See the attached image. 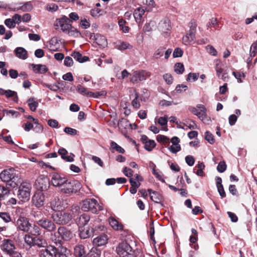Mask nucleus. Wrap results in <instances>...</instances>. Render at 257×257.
<instances>
[{"label":"nucleus","mask_w":257,"mask_h":257,"mask_svg":"<svg viewBox=\"0 0 257 257\" xmlns=\"http://www.w3.org/2000/svg\"><path fill=\"white\" fill-rule=\"evenodd\" d=\"M1 180L6 183V185L12 188L17 187L21 182V175L14 168L5 170L0 174Z\"/></svg>","instance_id":"obj_1"},{"label":"nucleus","mask_w":257,"mask_h":257,"mask_svg":"<svg viewBox=\"0 0 257 257\" xmlns=\"http://www.w3.org/2000/svg\"><path fill=\"white\" fill-rule=\"evenodd\" d=\"M82 187L81 183L77 180H68L63 183L60 188L61 192L70 195L76 193L79 191Z\"/></svg>","instance_id":"obj_2"},{"label":"nucleus","mask_w":257,"mask_h":257,"mask_svg":"<svg viewBox=\"0 0 257 257\" xmlns=\"http://www.w3.org/2000/svg\"><path fill=\"white\" fill-rule=\"evenodd\" d=\"M51 218L57 224L66 225L71 221L73 216L70 212L58 211L52 214Z\"/></svg>","instance_id":"obj_3"},{"label":"nucleus","mask_w":257,"mask_h":257,"mask_svg":"<svg viewBox=\"0 0 257 257\" xmlns=\"http://www.w3.org/2000/svg\"><path fill=\"white\" fill-rule=\"evenodd\" d=\"M20 184L17 196L21 201L26 202L30 198L32 185L30 182L26 181L21 182Z\"/></svg>","instance_id":"obj_4"},{"label":"nucleus","mask_w":257,"mask_h":257,"mask_svg":"<svg viewBox=\"0 0 257 257\" xmlns=\"http://www.w3.org/2000/svg\"><path fill=\"white\" fill-rule=\"evenodd\" d=\"M117 254L120 257H137L135 251L125 241L119 243L116 247Z\"/></svg>","instance_id":"obj_5"},{"label":"nucleus","mask_w":257,"mask_h":257,"mask_svg":"<svg viewBox=\"0 0 257 257\" xmlns=\"http://www.w3.org/2000/svg\"><path fill=\"white\" fill-rule=\"evenodd\" d=\"M189 110L194 115L197 116L204 123H208L210 121L209 118L206 114V109L204 105L199 104L197 105V108L190 106Z\"/></svg>","instance_id":"obj_6"},{"label":"nucleus","mask_w":257,"mask_h":257,"mask_svg":"<svg viewBox=\"0 0 257 257\" xmlns=\"http://www.w3.org/2000/svg\"><path fill=\"white\" fill-rule=\"evenodd\" d=\"M71 21L66 16H63L56 20L55 26L56 29L60 28L63 32H67L71 28Z\"/></svg>","instance_id":"obj_7"},{"label":"nucleus","mask_w":257,"mask_h":257,"mask_svg":"<svg viewBox=\"0 0 257 257\" xmlns=\"http://www.w3.org/2000/svg\"><path fill=\"white\" fill-rule=\"evenodd\" d=\"M38 225L48 232H53L56 230V223L52 220L46 217L42 218L37 221Z\"/></svg>","instance_id":"obj_8"},{"label":"nucleus","mask_w":257,"mask_h":257,"mask_svg":"<svg viewBox=\"0 0 257 257\" xmlns=\"http://www.w3.org/2000/svg\"><path fill=\"white\" fill-rule=\"evenodd\" d=\"M97 205V201L95 199H88L82 201L81 209L84 211H90L95 213L97 211L96 207Z\"/></svg>","instance_id":"obj_9"},{"label":"nucleus","mask_w":257,"mask_h":257,"mask_svg":"<svg viewBox=\"0 0 257 257\" xmlns=\"http://www.w3.org/2000/svg\"><path fill=\"white\" fill-rule=\"evenodd\" d=\"M35 185L37 190L43 191L49 188L50 181L47 177L40 175L36 180Z\"/></svg>","instance_id":"obj_10"},{"label":"nucleus","mask_w":257,"mask_h":257,"mask_svg":"<svg viewBox=\"0 0 257 257\" xmlns=\"http://www.w3.org/2000/svg\"><path fill=\"white\" fill-rule=\"evenodd\" d=\"M16 226L18 230L27 232L30 229V223L27 218L20 216L16 221Z\"/></svg>","instance_id":"obj_11"},{"label":"nucleus","mask_w":257,"mask_h":257,"mask_svg":"<svg viewBox=\"0 0 257 257\" xmlns=\"http://www.w3.org/2000/svg\"><path fill=\"white\" fill-rule=\"evenodd\" d=\"M91 223L90 224L89 227L84 228L82 227L79 228V236L81 238L86 239L96 234V233H95L96 227L94 228L93 225L91 226Z\"/></svg>","instance_id":"obj_12"},{"label":"nucleus","mask_w":257,"mask_h":257,"mask_svg":"<svg viewBox=\"0 0 257 257\" xmlns=\"http://www.w3.org/2000/svg\"><path fill=\"white\" fill-rule=\"evenodd\" d=\"M67 179L63 175L54 173L52 174L51 182L53 186L59 187L60 189L63 183L66 181Z\"/></svg>","instance_id":"obj_13"},{"label":"nucleus","mask_w":257,"mask_h":257,"mask_svg":"<svg viewBox=\"0 0 257 257\" xmlns=\"http://www.w3.org/2000/svg\"><path fill=\"white\" fill-rule=\"evenodd\" d=\"M215 69L218 77L224 81H227L229 78L228 72L226 70L222 68V64L220 62L216 61Z\"/></svg>","instance_id":"obj_14"},{"label":"nucleus","mask_w":257,"mask_h":257,"mask_svg":"<svg viewBox=\"0 0 257 257\" xmlns=\"http://www.w3.org/2000/svg\"><path fill=\"white\" fill-rule=\"evenodd\" d=\"M150 73L149 72L144 70L136 71L134 72L133 75L131 78V81L133 83H135L139 81H144L146 80L147 78L150 77Z\"/></svg>","instance_id":"obj_15"},{"label":"nucleus","mask_w":257,"mask_h":257,"mask_svg":"<svg viewBox=\"0 0 257 257\" xmlns=\"http://www.w3.org/2000/svg\"><path fill=\"white\" fill-rule=\"evenodd\" d=\"M1 249L7 254H9L15 249L14 241L11 239H5L1 245Z\"/></svg>","instance_id":"obj_16"},{"label":"nucleus","mask_w":257,"mask_h":257,"mask_svg":"<svg viewBox=\"0 0 257 257\" xmlns=\"http://www.w3.org/2000/svg\"><path fill=\"white\" fill-rule=\"evenodd\" d=\"M158 29L160 31L164 33H168L171 30L170 20L167 18H164L159 23Z\"/></svg>","instance_id":"obj_17"},{"label":"nucleus","mask_w":257,"mask_h":257,"mask_svg":"<svg viewBox=\"0 0 257 257\" xmlns=\"http://www.w3.org/2000/svg\"><path fill=\"white\" fill-rule=\"evenodd\" d=\"M58 228L63 244L64 241H68L72 238L73 234L68 228L64 226H60Z\"/></svg>","instance_id":"obj_18"},{"label":"nucleus","mask_w":257,"mask_h":257,"mask_svg":"<svg viewBox=\"0 0 257 257\" xmlns=\"http://www.w3.org/2000/svg\"><path fill=\"white\" fill-rule=\"evenodd\" d=\"M69 254V250L63 245L58 247L54 246V257H68Z\"/></svg>","instance_id":"obj_19"},{"label":"nucleus","mask_w":257,"mask_h":257,"mask_svg":"<svg viewBox=\"0 0 257 257\" xmlns=\"http://www.w3.org/2000/svg\"><path fill=\"white\" fill-rule=\"evenodd\" d=\"M44 201L45 196L42 192L35 193L32 197L33 203L37 207L42 206L44 204Z\"/></svg>","instance_id":"obj_20"},{"label":"nucleus","mask_w":257,"mask_h":257,"mask_svg":"<svg viewBox=\"0 0 257 257\" xmlns=\"http://www.w3.org/2000/svg\"><path fill=\"white\" fill-rule=\"evenodd\" d=\"M58 153L61 156V158L64 161L68 162H72L74 161V157L75 155L70 153L69 156H68V151L64 148H61L58 150Z\"/></svg>","instance_id":"obj_21"},{"label":"nucleus","mask_w":257,"mask_h":257,"mask_svg":"<svg viewBox=\"0 0 257 257\" xmlns=\"http://www.w3.org/2000/svg\"><path fill=\"white\" fill-rule=\"evenodd\" d=\"M107 240L108 237L107 235L102 233L93 239V243L95 246H101L106 244Z\"/></svg>","instance_id":"obj_22"},{"label":"nucleus","mask_w":257,"mask_h":257,"mask_svg":"<svg viewBox=\"0 0 257 257\" xmlns=\"http://www.w3.org/2000/svg\"><path fill=\"white\" fill-rule=\"evenodd\" d=\"M39 257H54V246L49 245L39 252Z\"/></svg>","instance_id":"obj_23"},{"label":"nucleus","mask_w":257,"mask_h":257,"mask_svg":"<svg viewBox=\"0 0 257 257\" xmlns=\"http://www.w3.org/2000/svg\"><path fill=\"white\" fill-rule=\"evenodd\" d=\"M50 206L54 211L62 209L63 202L58 196L54 197L50 202Z\"/></svg>","instance_id":"obj_24"},{"label":"nucleus","mask_w":257,"mask_h":257,"mask_svg":"<svg viewBox=\"0 0 257 257\" xmlns=\"http://www.w3.org/2000/svg\"><path fill=\"white\" fill-rule=\"evenodd\" d=\"M74 254L75 257H87L85 247L82 244H77L74 248Z\"/></svg>","instance_id":"obj_25"},{"label":"nucleus","mask_w":257,"mask_h":257,"mask_svg":"<svg viewBox=\"0 0 257 257\" xmlns=\"http://www.w3.org/2000/svg\"><path fill=\"white\" fill-rule=\"evenodd\" d=\"M53 233H51L50 238L52 241L56 245H62L63 243L62 242V240L61 239L60 231L59 230V228H58L57 231H53Z\"/></svg>","instance_id":"obj_26"},{"label":"nucleus","mask_w":257,"mask_h":257,"mask_svg":"<svg viewBox=\"0 0 257 257\" xmlns=\"http://www.w3.org/2000/svg\"><path fill=\"white\" fill-rule=\"evenodd\" d=\"M90 220V216L87 214L83 213L81 214L79 218L76 219V222L80 227H84Z\"/></svg>","instance_id":"obj_27"},{"label":"nucleus","mask_w":257,"mask_h":257,"mask_svg":"<svg viewBox=\"0 0 257 257\" xmlns=\"http://www.w3.org/2000/svg\"><path fill=\"white\" fill-rule=\"evenodd\" d=\"M73 58L79 63H84L89 60V58L88 56H82V55L78 51H74L71 54Z\"/></svg>","instance_id":"obj_28"},{"label":"nucleus","mask_w":257,"mask_h":257,"mask_svg":"<svg viewBox=\"0 0 257 257\" xmlns=\"http://www.w3.org/2000/svg\"><path fill=\"white\" fill-rule=\"evenodd\" d=\"M31 66L35 73L44 74L48 71V68L45 65L31 64Z\"/></svg>","instance_id":"obj_29"},{"label":"nucleus","mask_w":257,"mask_h":257,"mask_svg":"<svg viewBox=\"0 0 257 257\" xmlns=\"http://www.w3.org/2000/svg\"><path fill=\"white\" fill-rule=\"evenodd\" d=\"M14 52L16 56L20 59L25 60L28 58L27 51L23 47H17Z\"/></svg>","instance_id":"obj_30"},{"label":"nucleus","mask_w":257,"mask_h":257,"mask_svg":"<svg viewBox=\"0 0 257 257\" xmlns=\"http://www.w3.org/2000/svg\"><path fill=\"white\" fill-rule=\"evenodd\" d=\"M148 191L150 194L151 199L153 201L157 203H159L161 201L162 196L160 194L156 191H153L151 189H148Z\"/></svg>","instance_id":"obj_31"},{"label":"nucleus","mask_w":257,"mask_h":257,"mask_svg":"<svg viewBox=\"0 0 257 257\" xmlns=\"http://www.w3.org/2000/svg\"><path fill=\"white\" fill-rule=\"evenodd\" d=\"M216 180V187L219 195L222 198H224L226 196L225 192L224 190L223 186L222 184V179L219 177H217Z\"/></svg>","instance_id":"obj_32"},{"label":"nucleus","mask_w":257,"mask_h":257,"mask_svg":"<svg viewBox=\"0 0 257 257\" xmlns=\"http://www.w3.org/2000/svg\"><path fill=\"white\" fill-rule=\"evenodd\" d=\"M195 32L189 31L186 35L183 37V42L185 44H190L195 39Z\"/></svg>","instance_id":"obj_33"},{"label":"nucleus","mask_w":257,"mask_h":257,"mask_svg":"<svg viewBox=\"0 0 257 257\" xmlns=\"http://www.w3.org/2000/svg\"><path fill=\"white\" fill-rule=\"evenodd\" d=\"M37 246L39 247H44L47 246L46 240L42 238L35 237L33 246Z\"/></svg>","instance_id":"obj_34"},{"label":"nucleus","mask_w":257,"mask_h":257,"mask_svg":"<svg viewBox=\"0 0 257 257\" xmlns=\"http://www.w3.org/2000/svg\"><path fill=\"white\" fill-rule=\"evenodd\" d=\"M109 224L115 230H122L123 229V225L122 224L113 218L109 219Z\"/></svg>","instance_id":"obj_35"},{"label":"nucleus","mask_w":257,"mask_h":257,"mask_svg":"<svg viewBox=\"0 0 257 257\" xmlns=\"http://www.w3.org/2000/svg\"><path fill=\"white\" fill-rule=\"evenodd\" d=\"M145 13V10L143 8H137L134 13V16L137 22L141 21L142 16Z\"/></svg>","instance_id":"obj_36"},{"label":"nucleus","mask_w":257,"mask_h":257,"mask_svg":"<svg viewBox=\"0 0 257 257\" xmlns=\"http://www.w3.org/2000/svg\"><path fill=\"white\" fill-rule=\"evenodd\" d=\"M27 232L31 234L32 235L37 236L41 234V229H40L39 226L36 224H33L32 225L30 223V229Z\"/></svg>","instance_id":"obj_37"},{"label":"nucleus","mask_w":257,"mask_h":257,"mask_svg":"<svg viewBox=\"0 0 257 257\" xmlns=\"http://www.w3.org/2000/svg\"><path fill=\"white\" fill-rule=\"evenodd\" d=\"M101 250L97 247H92L87 254V257H100Z\"/></svg>","instance_id":"obj_38"},{"label":"nucleus","mask_w":257,"mask_h":257,"mask_svg":"<svg viewBox=\"0 0 257 257\" xmlns=\"http://www.w3.org/2000/svg\"><path fill=\"white\" fill-rule=\"evenodd\" d=\"M76 90L78 92L83 95H87L90 96H93L94 95L93 92L88 91L85 87L80 84L77 86Z\"/></svg>","instance_id":"obj_39"},{"label":"nucleus","mask_w":257,"mask_h":257,"mask_svg":"<svg viewBox=\"0 0 257 257\" xmlns=\"http://www.w3.org/2000/svg\"><path fill=\"white\" fill-rule=\"evenodd\" d=\"M131 125L128 121L124 118H121L119 120L117 123L118 127L119 130L122 132L123 129H126L128 126Z\"/></svg>","instance_id":"obj_40"},{"label":"nucleus","mask_w":257,"mask_h":257,"mask_svg":"<svg viewBox=\"0 0 257 257\" xmlns=\"http://www.w3.org/2000/svg\"><path fill=\"white\" fill-rule=\"evenodd\" d=\"M27 102L28 103V105L30 107V109L32 111H34L36 110L38 106V103L37 101L34 100V98L31 97L29 98Z\"/></svg>","instance_id":"obj_41"},{"label":"nucleus","mask_w":257,"mask_h":257,"mask_svg":"<svg viewBox=\"0 0 257 257\" xmlns=\"http://www.w3.org/2000/svg\"><path fill=\"white\" fill-rule=\"evenodd\" d=\"M58 44L57 38H52L49 42L50 50L53 51H58V48L56 47V45Z\"/></svg>","instance_id":"obj_42"},{"label":"nucleus","mask_w":257,"mask_h":257,"mask_svg":"<svg viewBox=\"0 0 257 257\" xmlns=\"http://www.w3.org/2000/svg\"><path fill=\"white\" fill-rule=\"evenodd\" d=\"M126 21L123 19H120L118 21V25L120 29L123 33H128L130 30V28L127 26H125Z\"/></svg>","instance_id":"obj_43"},{"label":"nucleus","mask_w":257,"mask_h":257,"mask_svg":"<svg viewBox=\"0 0 257 257\" xmlns=\"http://www.w3.org/2000/svg\"><path fill=\"white\" fill-rule=\"evenodd\" d=\"M174 71L177 74H182L184 71V65L181 63H177L174 66Z\"/></svg>","instance_id":"obj_44"},{"label":"nucleus","mask_w":257,"mask_h":257,"mask_svg":"<svg viewBox=\"0 0 257 257\" xmlns=\"http://www.w3.org/2000/svg\"><path fill=\"white\" fill-rule=\"evenodd\" d=\"M156 143L154 140H149L145 145L144 148L148 151L151 152L156 146Z\"/></svg>","instance_id":"obj_45"},{"label":"nucleus","mask_w":257,"mask_h":257,"mask_svg":"<svg viewBox=\"0 0 257 257\" xmlns=\"http://www.w3.org/2000/svg\"><path fill=\"white\" fill-rule=\"evenodd\" d=\"M110 146L112 149H114L117 152L123 154L125 152L124 150L120 146L118 145L115 142L112 141L110 143Z\"/></svg>","instance_id":"obj_46"},{"label":"nucleus","mask_w":257,"mask_h":257,"mask_svg":"<svg viewBox=\"0 0 257 257\" xmlns=\"http://www.w3.org/2000/svg\"><path fill=\"white\" fill-rule=\"evenodd\" d=\"M165 49V48L163 47H161L158 48L154 54L153 57L155 58V59H157L160 57L162 56Z\"/></svg>","instance_id":"obj_47"},{"label":"nucleus","mask_w":257,"mask_h":257,"mask_svg":"<svg viewBox=\"0 0 257 257\" xmlns=\"http://www.w3.org/2000/svg\"><path fill=\"white\" fill-rule=\"evenodd\" d=\"M34 240V237H32L29 234H26L24 236V240L25 243L30 247L33 246Z\"/></svg>","instance_id":"obj_48"},{"label":"nucleus","mask_w":257,"mask_h":257,"mask_svg":"<svg viewBox=\"0 0 257 257\" xmlns=\"http://www.w3.org/2000/svg\"><path fill=\"white\" fill-rule=\"evenodd\" d=\"M157 141L158 142H162L165 144H169V139L167 136L159 135L157 137Z\"/></svg>","instance_id":"obj_49"},{"label":"nucleus","mask_w":257,"mask_h":257,"mask_svg":"<svg viewBox=\"0 0 257 257\" xmlns=\"http://www.w3.org/2000/svg\"><path fill=\"white\" fill-rule=\"evenodd\" d=\"M232 74L233 75L234 77L236 79H237L238 82L239 83H241L242 82V80H241V78L242 77L244 78L245 77L244 74L243 72H240V71H238V72L233 71L232 72Z\"/></svg>","instance_id":"obj_50"},{"label":"nucleus","mask_w":257,"mask_h":257,"mask_svg":"<svg viewBox=\"0 0 257 257\" xmlns=\"http://www.w3.org/2000/svg\"><path fill=\"white\" fill-rule=\"evenodd\" d=\"M199 76V73H189L188 75V77L186 79V80L187 81H190L192 80L193 81H195L198 79Z\"/></svg>","instance_id":"obj_51"},{"label":"nucleus","mask_w":257,"mask_h":257,"mask_svg":"<svg viewBox=\"0 0 257 257\" xmlns=\"http://www.w3.org/2000/svg\"><path fill=\"white\" fill-rule=\"evenodd\" d=\"M79 24L80 26L84 29L88 28L90 26V23L85 18L81 19Z\"/></svg>","instance_id":"obj_52"},{"label":"nucleus","mask_w":257,"mask_h":257,"mask_svg":"<svg viewBox=\"0 0 257 257\" xmlns=\"http://www.w3.org/2000/svg\"><path fill=\"white\" fill-rule=\"evenodd\" d=\"M226 169V165L224 161H222L219 163L217 170L220 173L224 172Z\"/></svg>","instance_id":"obj_53"},{"label":"nucleus","mask_w":257,"mask_h":257,"mask_svg":"<svg viewBox=\"0 0 257 257\" xmlns=\"http://www.w3.org/2000/svg\"><path fill=\"white\" fill-rule=\"evenodd\" d=\"M205 138L206 140L210 144H213L215 142V139H214L213 135L209 132H206Z\"/></svg>","instance_id":"obj_54"},{"label":"nucleus","mask_w":257,"mask_h":257,"mask_svg":"<svg viewBox=\"0 0 257 257\" xmlns=\"http://www.w3.org/2000/svg\"><path fill=\"white\" fill-rule=\"evenodd\" d=\"M64 132L71 136H75L77 135V131L76 130L69 127H65Z\"/></svg>","instance_id":"obj_55"},{"label":"nucleus","mask_w":257,"mask_h":257,"mask_svg":"<svg viewBox=\"0 0 257 257\" xmlns=\"http://www.w3.org/2000/svg\"><path fill=\"white\" fill-rule=\"evenodd\" d=\"M4 23L10 29L14 28L16 26L15 22L10 18L6 19Z\"/></svg>","instance_id":"obj_56"},{"label":"nucleus","mask_w":257,"mask_h":257,"mask_svg":"<svg viewBox=\"0 0 257 257\" xmlns=\"http://www.w3.org/2000/svg\"><path fill=\"white\" fill-rule=\"evenodd\" d=\"M154 26V22L150 21L149 23H146L144 27L143 30L145 32H150L152 30V27Z\"/></svg>","instance_id":"obj_57"},{"label":"nucleus","mask_w":257,"mask_h":257,"mask_svg":"<svg viewBox=\"0 0 257 257\" xmlns=\"http://www.w3.org/2000/svg\"><path fill=\"white\" fill-rule=\"evenodd\" d=\"M206 49L209 54L210 55L215 56L217 55V52L216 49L212 45H207L206 47Z\"/></svg>","instance_id":"obj_58"},{"label":"nucleus","mask_w":257,"mask_h":257,"mask_svg":"<svg viewBox=\"0 0 257 257\" xmlns=\"http://www.w3.org/2000/svg\"><path fill=\"white\" fill-rule=\"evenodd\" d=\"M135 98L133 99L132 102L133 106L136 108H139L141 106L140 102L138 100L139 95L137 93H136Z\"/></svg>","instance_id":"obj_59"},{"label":"nucleus","mask_w":257,"mask_h":257,"mask_svg":"<svg viewBox=\"0 0 257 257\" xmlns=\"http://www.w3.org/2000/svg\"><path fill=\"white\" fill-rule=\"evenodd\" d=\"M66 33L71 35H75L77 37L81 35V33L79 32V31L77 29L73 27L72 26L71 28H70L69 31L66 32Z\"/></svg>","instance_id":"obj_60"},{"label":"nucleus","mask_w":257,"mask_h":257,"mask_svg":"<svg viewBox=\"0 0 257 257\" xmlns=\"http://www.w3.org/2000/svg\"><path fill=\"white\" fill-rule=\"evenodd\" d=\"M64 64L67 67H71L73 64V60L70 56H66L64 58Z\"/></svg>","instance_id":"obj_61"},{"label":"nucleus","mask_w":257,"mask_h":257,"mask_svg":"<svg viewBox=\"0 0 257 257\" xmlns=\"http://www.w3.org/2000/svg\"><path fill=\"white\" fill-rule=\"evenodd\" d=\"M101 10L99 8H94L90 11V15L93 17H98L101 14L100 12Z\"/></svg>","instance_id":"obj_62"},{"label":"nucleus","mask_w":257,"mask_h":257,"mask_svg":"<svg viewBox=\"0 0 257 257\" xmlns=\"http://www.w3.org/2000/svg\"><path fill=\"white\" fill-rule=\"evenodd\" d=\"M169 150L173 154H176L181 150V146L180 145H172L169 148Z\"/></svg>","instance_id":"obj_63"},{"label":"nucleus","mask_w":257,"mask_h":257,"mask_svg":"<svg viewBox=\"0 0 257 257\" xmlns=\"http://www.w3.org/2000/svg\"><path fill=\"white\" fill-rule=\"evenodd\" d=\"M22 10L24 11H30L33 9L31 2H26L22 6Z\"/></svg>","instance_id":"obj_64"}]
</instances>
